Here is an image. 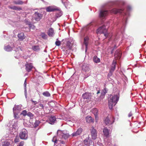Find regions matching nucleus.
I'll use <instances>...</instances> for the list:
<instances>
[{"instance_id": "obj_46", "label": "nucleus", "mask_w": 146, "mask_h": 146, "mask_svg": "<svg viewBox=\"0 0 146 146\" xmlns=\"http://www.w3.org/2000/svg\"><path fill=\"white\" fill-rule=\"evenodd\" d=\"M26 85H27V81H26V79L25 81L24 84V86L26 88Z\"/></svg>"}, {"instance_id": "obj_1", "label": "nucleus", "mask_w": 146, "mask_h": 146, "mask_svg": "<svg viewBox=\"0 0 146 146\" xmlns=\"http://www.w3.org/2000/svg\"><path fill=\"white\" fill-rule=\"evenodd\" d=\"M119 97L117 95L112 96L111 95L108 99V106L110 109H111L113 106H115L119 100Z\"/></svg>"}, {"instance_id": "obj_24", "label": "nucleus", "mask_w": 146, "mask_h": 146, "mask_svg": "<svg viewBox=\"0 0 146 146\" xmlns=\"http://www.w3.org/2000/svg\"><path fill=\"white\" fill-rule=\"evenodd\" d=\"M18 36L19 39L21 40H22L25 38L24 34L23 33H21L18 34Z\"/></svg>"}, {"instance_id": "obj_32", "label": "nucleus", "mask_w": 146, "mask_h": 146, "mask_svg": "<svg viewBox=\"0 0 146 146\" xmlns=\"http://www.w3.org/2000/svg\"><path fill=\"white\" fill-rule=\"evenodd\" d=\"M41 36L44 39H46L47 38V36L44 33H41Z\"/></svg>"}, {"instance_id": "obj_45", "label": "nucleus", "mask_w": 146, "mask_h": 146, "mask_svg": "<svg viewBox=\"0 0 146 146\" xmlns=\"http://www.w3.org/2000/svg\"><path fill=\"white\" fill-rule=\"evenodd\" d=\"M39 105L42 108V109H44V106L43 105L41 104H39Z\"/></svg>"}, {"instance_id": "obj_5", "label": "nucleus", "mask_w": 146, "mask_h": 146, "mask_svg": "<svg viewBox=\"0 0 146 146\" xmlns=\"http://www.w3.org/2000/svg\"><path fill=\"white\" fill-rule=\"evenodd\" d=\"M109 13L108 11L107 10H101L100 11L99 16L100 18H103L107 16Z\"/></svg>"}, {"instance_id": "obj_43", "label": "nucleus", "mask_w": 146, "mask_h": 146, "mask_svg": "<svg viewBox=\"0 0 146 146\" xmlns=\"http://www.w3.org/2000/svg\"><path fill=\"white\" fill-rule=\"evenodd\" d=\"M62 137H64L65 139L68 138V135L66 134H64L62 135Z\"/></svg>"}, {"instance_id": "obj_41", "label": "nucleus", "mask_w": 146, "mask_h": 146, "mask_svg": "<svg viewBox=\"0 0 146 146\" xmlns=\"http://www.w3.org/2000/svg\"><path fill=\"white\" fill-rule=\"evenodd\" d=\"M40 123L38 121H35V124L36 125V126H38L39 125V124Z\"/></svg>"}, {"instance_id": "obj_7", "label": "nucleus", "mask_w": 146, "mask_h": 146, "mask_svg": "<svg viewBox=\"0 0 146 146\" xmlns=\"http://www.w3.org/2000/svg\"><path fill=\"white\" fill-rule=\"evenodd\" d=\"M112 120H113L112 121L110 120V119L109 118L108 116L106 118V119L104 120V122L106 125H110L111 126V127L112 125H111L114 122V119L113 118H112Z\"/></svg>"}, {"instance_id": "obj_2", "label": "nucleus", "mask_w": 146, "mask_h": 146, "mask_svg": "<svg viewBox=\"0 0 146 146\" xmlns=\"http://www.w3.org/2000/svg\"><path fill=\"white\" fill-rule=\"evenodd\" d=\"M46 11L48 12H51L55 11H58L59 14L57 15V17H60L62 14V13L60 9L57 7L53 6H50L47 7L46 9Z\"/></svg>"}, {"instance_id": "obj_16", "label": "nucleus", "mask_w": 146, "mask_h": 146, "mask_svg": "<svg viewBox=\"0 0 146 146\" xmlns=\"http://www.w3.org/2000/svg\"><path fill=\"white\" fill-rule=\"evenodd\" d=\"M32 49L35 51L38 52L40 50V47L38 45H34L32 46Z\"/></svg>"}, {"instance_id": "obj_20", "label": "nucleus", "mask_w": 146, "mask_h": 146, "mask_svg": "<svg viewBox=\"0 0 146 146\" xmlns=\"http://www.w3.org/2000/svg\"><path fill=\"white\" fill-rule=\"evenodd\" d=\"M9 9L14 10H22V9L21 7H18L15 6H14L13 7H9Z\"/></svg>"}, {"instance_id": "obj_35", "label": "nucleus", "mask_w": 146, "mask_h": 146, "mask_svg": "<svg viewBox=\"0 0 146 146\" xmlns=\"http://www.w3.org/2000/svg\"><path fill=\"white\" fill-rule=\"evenodd\" d=\"M19 141V138L18 136H16L14 139V141L15 143H17Z\"/></svg>"}, {"instance_id": "obj_25", "label": "nucleus", "mask_w": 146, "mask_h": 146, "mask_svg": "<svg viewBox=\"0 0 146 146\" xmlns=\"http://www.w3.org/2000/svg\"><path fill=\"white\" fill-rule=\"evenodd\" d=\"M4 49L5 50L8 52L11 51L12 50V47L9 45L5 46L4 48Z\"/></svg>"}, {"instance_id": "obj_4", "label": "nucleus", "mask_w": 146, "mask_h": 146, "mask_svg": "<svg viewBox=\"0 0 146 146\" xmlns=\"http://www.w3.org/2000/svg\"><path fill=\"white\" fill-rule=\"evenodd\" d=\"M19 136L21 139H26L28 137V132L25 129H23L20 132Z\"/></svg>"}, {"instance_id": "obj_10", "label": "nucleus", "mask_w": 146, "mask_h": 146, "mask_svg": "<svg viewBox=\"0 0 146 146\" xmlns=\"http://www.w3.org/2000/svg\"><path fill=\"white\" fill-rule=\"evenodd\" d=\"M83 131V129L81 128H79L78 129L76 132L73 133L72 135V137L80 135Z\"/></svg>"}, {"instance_id": "obj_3", "label": "nucleus", "mask_w": 146, "mask_h": 146, "mask_svg": "<svg viewBox=\"0 0 146 146\" xmlns=\"http://www.w3.org/2000/svg\"><path fill=\"white\" fill-rule=\"evenodd\" d=\"M107 30L106 29L105 26L103 25L99 28L97 30L96 33H103L105 37H107L108 34L107 33Z\"/></svg>"}, {"instance_id": "obj_50", "label": "nucleus", "mask_w": 146, "mask_h": 146, "mask_svg": "<svg viewBox=\"0 0 146 146\" xmlns=\"http://www.w3.org/2000/svg\"><path fill=\"white\" fill-rule=\"evenodd\" d=\"M113 50H112L111 51V54L113 53Z\"/></svg>"}, {"instance_id": "obj_34", "label": "nucleus", "mask_w": 146, "mask_h": 146, "mask_svg": "<svg viewBox=\"0 0 146 146\" xmlns=\"http://www.w3.org/2000/svg\"><path fill=\"white\" fill-rule=\"evenodd\" d=\"M71 49H69L68 48L67 50H66V49H64V50H63V51L64 52V54H69L70 52V51Z\"/></svg>"}, {"instance_id": "obj_33", "label": "nucleus", "mask_w": 146, "mask_h": 146, "mask_svg": "<svg viewBox=\"0 0 146 146\" xmlns=\"http://www.w3.org/2000/svg\"><path fill=\"white\" fill-rule=\"evenodd\" d=\"M10 144L9 142H4L2 144L3 146H10Z\"/></svg>"}, {"instance_id": "obj_28", "label": "nucleus", "mask_w": 146, "mask_h": 146, "mask_svg": "<svg viewBox=\"0 0 146 146\" xmlns=\"http://www.w3.org/2000/svg\"><path fill=\"white\" fill-rule=\"evenodd\" d=\"M84 43L85 45L86 48H87V46L88 44V38L86 37L84 39Z\"/></svg>"}, {"instance_id": "obj_12", "label": "nucleus", "mask_w": 146, "mask_h": 146, "mask_svg": "<svg viewBox=\"0 0 146 146\" xmlns=\"http://www.w3.org/2000/svg\"><path fill=\"white\" fill-rule=\"evenodd\" d=\"M82 96L84 99L89 100L91 99V95L90 93H86L83 94Z\"/></svg>"}, {"instance_id": "obj_11", "label": "nucleus", "mask_w": 146, "mask_h": 146, "mask_svg": "<svg viewBox=\"0 0 146 146\" xmlns=\"http://www.w3.org/2000/svg\"><path fill=\"white\" fill-rule=\"evenodd\" d=\"M103 132L104 136L106 137H109V131L107 127H105L104 128L103 130Z\"/></svg>"}, {"instance_id": "obj_30", "label": "nucleus", "mask_w": 146, "mask_h": 146, "mask_svg": "<svg viewBox=\"0 0 146 146\" xmlns=\"http://www.w3.org/2000/svg\"><path fill=\"white\" fill-rule=\"evenodd\" d=\"M42 94L44 96L47 97H50V94L47 91L43 92L42 93Z\"/></svg>"}, {"instance_id": "obj_47", "label": "nucleus", "mask_w": 146, "mask_h": 146, "mask_svg": "<svg viewBox=\"0 0 146 146\" xmlns=\"http://www.w3.org/2000/svg\"><path fill=\"white\" fill-rule=\"evenodd\" d=\"M132 115V113L130 112V113H129L128 114V117H131V116Z\"/></svg>"}, {"instance_id": "obj_31", "label": "nucleus", "mask_w": 146, "mask_h": 146, "mask_svg": "<svg viewBox=\"0 0 146 146\" xmlns=\"http://www.w3.org/2000/svg\"><path fill=\"white\" fill-rule=\"evenodd\" d=\"M13 3L16 5H22L24 3V2L22 1H14Z\"/></svg>"}, {"instance_id": "obj_29", "label": "nucleus", "mask_w": 146, "mask_h": 146, "mask_svg": "<svg viewBox=\"0 0 146 146\" xmlns=\"http://www.w3.org/2000/svg\"><path fill=\"white\" fill-rule=\"evenodd\" d=\"M93 60L96 63L99 62L100 61V59L96 56H94L93 58Z\"/></svg>"}, {"instance_id": "obj_22", "label": "nucleus", "mask_w": 146, "mask_h": 146, "mask_svg": "<svg viewBox=\"0 0 146 146\" xmlns=\"http://www.w3.org/2000/svg\"><path fill=\"white\" fill-rule=\"evenodd\" d=\"M54 30L52 28H50L48 32V34L50 36H52L54 34Z\"/></svg>"}, {"instance_id": "obj_51", "label": "nucleus", "mask_w": 146, "mask_h": 146, "mask_svg": "<svg viewBox=\"0 0 146 146\" xmlns=\"http://www.w3.org/2000/svg\"><path fill=\"white\" fill-rule=\"evenodd\" d=\"M25 96H26V90H25Z\"/></svg>"}, {"instance_id": "obj_15", "label": "nucleus", "mask_w": 146, "mask_h": 146, "mask_svg": "<svg viewBox=\"0 0 146 146\" xmlns=\"http://www.w3.org/2000/svg\"><path fill=\"white\" fill-rule=\"evenodd\" d=\"M116 64V62L113 60L112 62L111 65V69L110 70V72H112L114 71L115 68V65Z\"/></svg>"}, {"instance_id": "obj_14", "label": "nucleus", "mask_w": 146, "mask_h": 146, "mask_svg": "<svg viewBox=\"0 0 146 146\" xmlns=\"http://www.w3.org/2000/svg\"><path fill=\"white\" fill-rule=\"evenodd\" d=\"M114 56L117 59L120 58L121 56L120 51L119 50H117L115 52Z\"/></svg>"}, {"instance_id": "obj_26", "label": "nucleus", "mask_w": 146, "mask_h": 146, "mask_svg": "<svg viewBox=\"0 0 146 146\" xmlns=\"http://www.w3.org/2000/svg\"><path fill=\"white\" fill-rule=\"evenodd\" d=\"M92 111V112L93 113L96 119V118L97 117V115L98 113V109H97L95 108H94L93 110Z\"/></svg>"}, {"instance_id": "obj_40", "label": "nucleus", "mask_w": 146, "mask_h": 146, "mask_svg": "<svg viewBox=\"0 0 146 146\" xmlns=\"http://www.w3.org/2000/svg\"><path fill=\"white\" fill-rule=\"evenodd\" d=\"M108 91V90L106 88H105L103 90V92L104 94H106Z\"/></svg>"}, {"instance_id": "obj_52", "label": "nucleus", "mask_w": 146, "mask_h": 146, "mask_svg": "<svg viewBox=\"0 0 146 146\" xmlns=\"http://www.w3.org/2000/svg\"><path fill=\"white\" fill-rule=\"evenodd\" d=\"M18 146H19V145H18Z\"/></svg>"}, {"instance_id": "obj_23", "label": "nucleus", "mask_w": 146, "mask_h": 146, "mask_svg": "<svg viewBox=\"0 0 146 146\" xmlns=\"http://www.w3.org/2000/svg\"><path fill=\"white\" fill-rule=\"evenodd\" d=\"M49 121L51 122V123H50V124H52V123H54L56 120V117L54 116H51L49 118Z\"/></svg>"}, {"instance_id": "obj_42", "label": "nucleus", "mask_w": 146, "mask_h": 146, "mask_svg": "<svg viewBox=\"0 0 146 146\" xmlns=\"http://www.w3.org/2000/svg\"><path fill=\"white\" fill-rule=\"evenodd\" d=\"M24 143V142L23 141H22L21 142L19 145H18L19 146H23Z\"/></svg>"}, {"instance_id": "obj_36", "label": "nucleus", "mask_w": 146, "mask_h": 146, "mask_svg": "<svg viewBox=\"0 0 146 146\" xmlns=\"http://www.w3.org/2000/svg\"><path fill=\"white\" fill-rule=\"evenodd\" d=\"M27 111L26 110H24L22 111L21 114L24 116H25L27 115Z\"/></svg>"}, {"instance_id": "obj_13", "label": "nucleus", "mask_w": 146, "mask_h": 146, "mask_svg": "<svg viewBox=\"0 0 146 146\" xmlns=\"http://www.w3.org/2000/svg\"><path fill=\"white\" fill-rule=\"evenodd\" d=\"M124 10V9H118L116 8H114L111 11V13H112L115 14H116L117 13H121L122 11Z\"/></svg>"}, {"instance_id": "obj_37", "label": "nucleus", "mask_w": 146, "mask_h": 146, "mask_svg": "<svg viewBox=\"0 0 146 146\" xmlns=\"http://www.w3.org/2000/svg\"><path fill=\"white\" fill-rule=\"evenodd\" d=\"M61 42L60 41H57L55 42V44L56 46H59L61 45Z\"/></svg>"}, {"instance_id": "obj_17", "label": "nucleus", "mask_w": 146, "mask_h": 146, "mask_svg": "<svg viewBox=\"0 0 146 146\" xmlns=\"http://www.w3.org/2000/svg\"><path fill=\"white\" fill-rule=\"evenodd\" d=\"M89 65L86 64H84L82 66V70L83 71L87 72L89 70Z\"/></svg>"}, {"instance_id": "obj_27", "label": "nucleus", "mask_w": 146, "mask_h": 146, "mask_svg": "<svg viewBox=\"0 0 146 146\" xmlns=\"http://www.w3.org/2000/svg\"><path fill=\"white\" fill-rule=\"evenodd\" d=\"M66 46L68 47L69 49H72V44L70 42L68 41L66 44Z\"/></svg>"}, {"instance_id": "obj_18", "label": "nucleus", "mask_w": 146, "mask_h": 146, "mask_svg": "<svg viewBox=\"0 0 146 146\" xmlns=\"http://www.w3.org/2000/svg\"><path fill=\"white\" fill-rule=\"evenodd\" d=\"M84 143L85 145L89 146L90 145L92 144V141L90 139H86L84 140Z\"/></svg>"}, {"instance_id": "obj_49", "label": "nucleus", "mask_w": 146, "mask_h": 146, "mask_svg": "<svg viewBox=\"0 0 146 146\" xmlns=\"http://www.w3.org/2000/svg\"><path fill=\"white\" fill-rule=\"evenodd\" d=\"M100 93V91H98V92H97V94H98Z\"/></svg>"}, {"instance_id": "obj_44", "label": "nucleus", "mask_w": 146, "mask_h": 146, "mask_svg": "<svg viewBox=\"0 0 146 146\" xmlns=\"http://www.w3.org/2000/svg\"><path fill=\"white\" fill-rule=\"evenodd\" d=\"M31 101L32 102L34 105H36L37 104V102L36 101H33V100H31Z\"/></svg>"}, {"instance_id": "obj_38", "label": "nucleus", "mask_w": 146, "mask_h": 146, "mask_svg": "<svg viewBox=\"0 0 146 146\" xmlns=\"http://www.w3.org/2000/svg\"><path fill=\"white\" fill-rule=\"evenodd\" d=\"M27 115L30 117H32L34 115H33L30 112L28 113Z\"/></svg>"}, {"instance_id": "obj_19", "label": "nucleus", "mask_w": 146, "mask_h": 146, "mask_svg": "<svg viewBox=\"0 0 146 146\" xmlns=\"http://www.w3.org/2000/svg\"><path fill=\"white\" fill-rule=\"evenodd\" d=\"M86 120L87 122L90 123L94 122V119H92L91 116H88L86 117Z\"/></svg>"}, {"instance_id": "obj_21", "label": "nucleus", "mask_w": 146, "mask_h": 146, "mask_svg": "<svg viewBox=\"0 0 146 146\" xmlns=\"http://www.w3.org/2000/svg\"><path fill=\"white\" fill-rule=\"evenodd\" d=\"M17 107H15L13 108V112L14 114V116L15 118L16 119H18L19 117V116L18 114L17 113H15V111H16V109H17Z\"/></svg>"}, {"instance_id": "obj_39", "label": "nucleus", "mask_w": 146, "mask_h": 146, "mask_svg": "<svg viewBox=\"0 0 146 146\" xmlns=\"http://www.w3.org/2000/svg\"><path fill=\"white\" fill-rule=\"evenodd\" d=\"M52 141L54 142V143H56L57 140L56 139V137H54L52 139Z\"/></svg>"}, {"instance_id": "obj_48", "label": "nucleus", "mask_w": 146, "mask_h": 146, "mask_svg": "<svg viewBox=\"0 0 146 146\" xmlns=\"http://www.w3.org/2000/svg\"><path fill=\"white\" fill-rule=\"evenodd\" d=\"M68 47L67 46H65L63 48V50L66 49V50H67L68 49Z\"/></svg>"}, {"instance_id": "obj_9", "label": "nucleus", "mask_w": 146, "mask_h": 146, "mask_svg": "<svg viewBox=\"0 0 146 146\" xmlns=\"http://www.w3.org/2000/svg\"><path fill=\"white\" fill-rule=\"evenodd\" d=\"M91 132L92 139H95L97 137V132L96 130L94 129L93 127H92V129L91 130Z\"/></svg>"}, {"instance_id": "obj_6", "label": "nucleus", "mask_w": 146, "mask_h": 146, "mask_svg": "<svg viewBox=\"0 0 146 146\" xmlns=\"http://www.w3.org/2000/svg\"><path fill=\"white\" fill-rule=\"evenodd\" d=\"M34 15V19L37 21H39L42 19V14L39 13L38 12H35Z\"/></svg>"}, {"instance_id": "obj_8", "label": "nucleus", "mask_w": 146, "mask_h": 146, "mask_svg": "<svg viewBox=\"0 0 146 146\" xmlns=\"http://www.w3.org/2000/svg\"><path fill=\"white\" fill-rule=\"evenodd\" d=\"M25 70L28 72H30L33 68V66L31 63H27L25 65Z\"/></svg>"}]
</instances>
